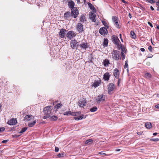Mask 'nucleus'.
Wrapping results in <instances>:
<instances>
[{
	"label": "nucleus",
	"instance_id": "obj_48",
	"mask_svg": "<svg viewBox=\"0 0 159 159\" xmlns=\"http://www.w3.org/2000/svg\"><path fill=\"white\" fill-rule=\"evenodd\" d=\"M148 23L150 27H153V25L152 24L151 22L148 21Z\"/></svg>",
	"mask_w": 159,
	"mask_h": 159
},
{
	"label": "nucleus",
	"instance_id": "obj_63",
	"mask_svg": "<svg viewBox=\"0 0 159 159\" xmlns=\"http://www.w3.org/2000/svg\"><path fill=\"white\" fill-rule=\"evenodd\" d=\"M120 38H121V34H120Z\"/></svg>",
	"mask_w": 159,
	"mask_h": 159
},
{
	"label": "nucleus",
	"instance_id": "obj_12",
	"mask_svg": "<svg viewBox=\"0 0 159 159\" xmlns=\"http://www.w3.org/2000/svg\"><path fill=\"white\" fill-rule=\"evenodd\" d=\"M75 33H74L73 31H70L67 33L66 36L68 38L71 39L73 37H75Z\"/></svg>",
	"mask_w": 159,
	"mask_h": 159
},
{
	"label": "nucleus",
	"instance_id": "obj_24",
	"mask_svg": "<svg viewBox=\"0 0 159 159\" xmlns=\"http://www.w3.org/2000/svg\"><path fill=\"white\" fill-rule=\"evenodd\" d=\"M87 4L90 9L93 11H96L95 8L91 3L89 2H88Z\"/></svg>",
	"mask_w": 159,
	"mask_h": 159
},
{
	"label": "nucleus",
	"instance_id": "obj_39",
	"mask_svg": "<svg viewBox=\"0 0 159 159\" xmlns=\"http://www.w3.org/2000/svg\"><path fill=\"white\" fill-rule=\"evenodd\" d=\"M120 55L122 59L123 60L124 59L125 57V55L124 54V53H123V52H121Z\"/></svg>",
	"mask_w": 159,
	"mask_h": 159
},
{
	"label": "nucleus",
	"instance_id": "obj_16",
	"mask_svg": "<svg viewBox=\"0 0 159 159\" xmlns=\"http://www.w3.org/2000/svg\"><path fill=\"white\" fill-rule=\"evenodd\" d=\"M17 123V121L16 118H12L8 121L7 124L10 125H15Z\"/></svg>",
	"mask_w": 159,
	"mask_h": 159
},
{
	"label": "nucleus",
	"instance_id": "obj_43",
	"mask_svg": "<svg viewBox=\"0 0 159 159\" xmlns=\"http://www.w3.org/2000/svg\"><path fill=\"white\" fill-rule=\"evenodd\" d=\"M64 154L62 153H59L57 155V156L58 157H63Z\"/></svg>",
	"mask_w": 159,
	"mask_h": 159
},
{
	"label": "nucleus",
	"instance_id": "obj_42",
	"mask_svg": "<svg viewBox=\"0 0 159 159\" xmlns=\"http://www.w3.org/2000/svg\"><path fill=\"white\" fill-rule=\"evenodd\" d=\"M128 61H125L124 68H128Z\"/></svg>",
	"mask_w": 159,
	"mask_h": 159
},
{
	"label": "nucleus",
	"instance_id": "obj_56",
	"mask_svg": "<svg viewBox=\"0 0 159 159\" xmlns=\"http://www.w3.org/2000/svg\"><path fill=\"white\" fill-rule=\"evenodd\" d=\"M150 9H151L152 10V11H153V10H154V8H153V7L152 6H151L150 7Z\"/></svg>",
	"mask_w": 159,
	"mask_h": 159
},
{
	"label": "nucleus",
	"instance_id": "obj_30",
	"mask_svg": "<svg viewBox=\"0 0 159 159\" xmlns=\"http://www.w3.org/2000/svg\"><path fill=\"white\" fill-rule=\"evenodd\" d=\"M93 142V140L91 139H89L86 140L85 142V144L89 145L92 144Z\"/></svg>",
	"mask_w": 159,
	"mask_h": 159
},
{
	"label": "nucleus",
	"instance_id": "obj_41",
	"mask_svg": "<svg viewBox=\"0 0 159 159\" xmlns=\"http://www.w3.org/2000/svg\"><path fill=\"white\" fill-rule=\"evenodd\" d=\"M98 154L101 155L102 156H103V155H105V156H109L110 155H108V154H106V153H103L102 152H98Z\"/></svg>",
	"mask_w": 159,
	"mask_h": 159
},
{
	"label": "nucleus",
	"instance_id": "obj_1",
	"mask_svg": "<svg viewBox=\"0 0 159 159\" xmlns=\"http://www.w3.org/2000/svg\"><path fill=\"white\" fill-rule=\"evenodd\" d=\"M53 107L52 106H48L44 108L43 112L45 115L43 117V119L49 118L53 114L54 110H53Z\"/></svg>",
	"mask_w": 159,
	"mask_h": 159
},
{
	"label": "nucleus",
	"instance_id": "obj_5",
	"mask_svg": "<svg viewBox=\"0 0 159 159\" xmlns=\"http://www.w3.org/2000/svg\"><path fill=\"white\" fill-rule=\"evenodd\" d=\"M81 113L80 111L77 112H71L70 111H66L64 113V115H71L72 116H76L80 114Z\"/></svg>",
	"mask_w": 159,
	"mask_h": 159
},
{
	"label": "nucleus",
	"instance_id": "obj_21",
	"mask_svg": "<svg viewBox=\"0 0 159 159\" xmlns=\"http://www.w3.org/2000/svg\"><path fill=\"white\" fill-rule=\"evenodd\" d=\"M119 74L120 73L118 70L117 68L115 69L113 73L114 76L115 77V78L117 79L118 78Z\"/></svg>",
	"mask_w": 159,
	"mask_h": 159
},
{
	"label": "nucleus",
	"instance_id": "obj_38",
	"mask_svg": "<svg viewBox=\"0 0 159 159\" xmlns=\"http://www.w3.org/2000/svg\"><path fill=\"white\" fill-rule=\"evenodd\" d=\"M27 129V128L26 127H24L19 132L21 134L23 133L24 132H25Z\"/></svg>",
	"mask_w": 159,
	"mask_h": 159
},
{
	"label": "nucleus",
	"instance_id": "obj_64",
	"mask_svg": "<svg viewBox=\"0 0 159 159\" xmlns=\"http://www.w3.org/2000/svg\"><path fill=\"white\" fill-rule=\"evenodd\" d=\"M127 72H129V69H128V68H127Z\"/></svg>",
	"mask_w": 159,
	"mask_h": 159
},
{
	"label": "nucleus",
	"instance_id": "obj_19",
	"mask_svg": "<svg viewBox=\"0 0 159 159\" xmlns=\"http://www.w3.org/2000/svg\"><path fill=\"white\" fill-rule=\"evenodd\" d=\"M110 76V75L108 72H106L103 75V79L106 81H108L109 79Z\"/></svg>",
	"mask_w": 159,
	"mask_h": 159
},
{
	"label": "nucleus",
	"instance_id": "obj_4",
	"mask_svg": "<svg viewBox=\"0 0 159 159\" xmlns=\"http://www.w3.org/2000/svg\"><path fill=\"white\" fill-rule=\"evenodd\" d=\"M107 90L108 93L111 95L112 94V92L114 90L115 87V85L112 83H111L107 86Z\"/></svg>",
	"mask_w": 159,
	"mask_h": 159
},
{
	"label": "nucleus",
	"instance_id": "obj_17",
	"mask_svg": "<svg viewBox=\"0 0 159 159\" xmlns=\"http://www.w3.org/2000/svg\"><path fill=\"white\" fill-rule=\"evenodd\" d=\"M86 101L84 99L79 100L78 102V105L81 107H83L86 105Z\"/></svg>",
	"mask_w": 159,
	"mask_h": 159
},
{
	"label": "nucleus",
	"instance_id": "obj_28",
	"mask_svg": "<svg viewBox=\"0 0 159 159\" xmlns=\"http://www.w3.org/2000/svg\"><path fill=\"white\" fill-rule=\"evenodd\" d=\"M86 118V116L84 117V116L83 115H82V116H79L78 117H75L74 118V119L77 120H81L83 119H85Z\"/></svg>",
	"mask_w": 159,
	"mask_h": 159
},
{
	"label": "nucleus",
	"instance_id": "obj_59",
	"mask_svg": "<svg viewBox=\"0 0 159 159\" xmlns=\"http://www.w3.org/2000/svg\"><path fill=\"white\" fill-rule=\"evenodd\" d=\"M129 16L130 18H131V16L130 14V13H129Z\"/></svg>",
	"mask_w": 159,
	"mask_h": 159
},
{
	"label": "nucleus",
	"instance_id": "obj_6",
	"mask_svg": "<svg viewBox=\"0 0 159 159\" xmlns=\"http://www.w3.org/2000/svg\"><path fill=\"white\" fill-rule=\"evenodd\" d=\"M70 47L72 49H77V47L79 44H78L77 40L75 39L70 41Z\"/></svg>",
	"mask_w": 159,
	"mask_h": 159
},
{
	"label": "nucleus",
	"instance_id": "obj_26",
	"mask_svg": "<svg viewBox=\"0 0 159 159\" xmlns=\"http://www.w3.org/2000/svg\"><path fill=\"white\" fill-rule=\"evenodd\" d=\"M49 118V120L52 121H56L58 119L57 117L55 116H51Z\"/></svg>",
	"mask_w": 159,
	"mask_h": 159
},
{
	"label": "nucleus",
	"instance_id": "obj_40",
	"mask_svg": "<svg viewBox=\"0 0 159 159\" xmlns=\"http://www.w3.org/2000/svg\"><path fill=\"white\" fill-rule=\"evenodd\" d=\"M145 1L151 4H153L155 2L154 0H145Z\"/></svg>",
	"mask_w": 159,
	"mask_h": 159
},
{
	"label": "nucleus",
	"instance_id": "obj_22",
	"mask_svg": "<svg viewBox=\"0 0 159 159\" xmlns=\"http://www.w3.org/2000/svg\"><path fill=\"white\" fill-rule=\"evenodd\" d=\"M118 47L119 48V49H121V52H123V53L126 52L125 48L123 45H122L121 44L118 45Z\"/></svg>",
	"mask_w": 159,
	"mask_h": 159
},
{
	"label": "nucleus",
	"instance_id": "obj_57",
	"mask_svg": "<svg viewBox=\"0 0 159 159\" xmlns=\"http://www.w3.org/2000/svg\"><path fill=\"white\" fill-rule=\"evenodd\" d=\"M157 134V133H153V135H154V136H155V135H156Z\"/></svg>",
	"mask_w": 159,
	"mask_h": 159
},
{
	"label": "nucleus",
	"instance_id": "obj_52",
	"mask_svg": "<svg viewBox=\"0 0 159 159\" xmlns=\"http://www.w3.org/2000/svg\"><path fill=\"white\" fill-rule=\"evenodd\" d=\"M140 50L142 52H144L145 51V49L143 48H140Z\"/></svg>",
	"mask_w": 159,
	"mask_h": 159
},
{
	"label": "nucleus",
	"instance_id": "obj_2",
	"mask_svg": "<svg viewBox=\"0 0 159 159\" xmlns=\"http://www.w3.org/2000/svg\"><path fill=\"white\" fill-rule=\"evenodd\" d=\"M111 56L113 60L118 61L121 59L120 52L116 50H113L111 52Z\"/></svg>",
	"mask_w": 159,
	"mask_h": 159
},
{
	"label": "nucleus",
	"instance_id": "obj_46",
	"mask_svg": "<svg viewBox=\"0 0 159 159\" xmlns=\"http://www.w3.org/2000/svg\"><path fill=\"white\" fill-rule=\"evenodd\" d=\"M148 49L151 52H152V47L151 46H150L148 47Z\"/></svg>",
	"mask_w": 159,
	"mask_h": 159
},
{
	"label": "nucleus",
	"instance_id": "obj_37",
	"mask_svg": "<svg viewBox=\"0 0 159 159\" xmlns=\"http://www.w3.org/2000/svg\"><path fill=\"white\" fill-rule=\"evenodd\" d=\"M108 40L107 39H104L103 43V46L104 47H107V46Z\"/></svg>",
	"mask_w": 159,
	"mask_h": 159
},
{
	"label": "nucleus",
	"instance_id": "obj_54",
	"mask_svg": "<svg viewBox=\"0 0 159 159\" xmlns=\"http://www.w3.org/2000/svg\"><path fill=\"white\" fill-rule=\"evenodd\" d=\"M156 108L159 109V104L155 106Z\"/></svg>",
	"mask_w": 159,
	"mask_h": 159
},
{
	"label": "nucleus",
	"instance_id": "obj_18",
	"mask_svg": "<svg viewBox=\"0 0 159 159\" xmlns=\"http://www.w3.org/2000/svg\"><path fill=\"white\" fill-rule=\"evenodd\" d=\"M112 20L115 23V25H116V27L118 28H119V25L118 22V18L116 16H113L112 17Z\"/></svg>",
	"mask_w": 159,
	"mask_h": 159
},
{
	"label": "nucleus",
	"instance_id": "obj_9",
	"mask_svg": "<svg viewBox=\"0 0 159 159\" xmlns=\"http://www.w3.org/2000/svg\"><path fill=\"white\" fill-rule=\"evenodd\" d=\"M105 98L104 95H100L97 97L96 98V100L98 103H100L104 101L105 100Z\"/></svg>",
	"mask_w": 159,
	"mask_h": 159
},
{
	"label": "nucleus",
	"instance_id": "obj_31",
	"mask_svg": "<svg viewBox=\"0 0 159 159\" xmlns=\"http://www.w3.org/2000/svg\"><path fill=\"white\" fill-rule=\"evenodd\" d=\"M70 12H66L64 14V17L66 19L68 18L70 16Z\"/></svg>",
	"mask_w": 159,
	"mask_h": 159
},
{
	"label": "nucleus",
	"instance_id": "obj_58",
	"mask_svg": "<svg viewBox=\"0 0 159 159\" xmlns=\"http://www.w3.org/2000/svg\"><path fill=\"white\" fill-rule=\"evenodd\" d=\"M153 56V55L152 54H150V56L148 57L151 58Z\"/></svg>",
	"mask_w": 159,
	"mask_h": 159
},
{
	"label": "nucleus",
	"instance_id": "obj_23",
	"mask_svg": "<svg viewBox=\"0 0 159 159\" xmlns=\"http://www.w3.org/2000/svg\"><path fill=\"white\" fill-rule=\"evenodd\" d=\"M66 30L64 29H61V30L59 33V35L61 38H63L65 35V32Z\"/></svg>",
	"mask_w": 159,
	"mask_h": 159
},
{
	"label": "nucleus",
	"instance_id": "obj_27",
	"mask_svg": "<svg viewBox=\"0 0 159 159\" xmlns=\"http://www.w3.org/2000/svg\"><path fill=\"white\" fill-rule=\"evenodd\" d=\"M109 64V61L108 59H105L103 61V64L105 67L107 66Z\"/></svg>",
	"mask_w": 159,
	"mask_h": 159
},
{
	"label": "nucleus",
	"instance_id": "obj_55",
	"mask_svg": "<svg viewBox=\"0 0 159 159\" xmlns=\"http://www.w3.org/2000/svg\"><path fill=\"white\" fill-rule=\"evenodd\" d=\"M123 2L125 3H127V2L125 1V0H121Z\"/></svg>",
	"mask_w": 159,
	"mask_h": 159
},
{
	"label": "nucleus",
	"instance_id": "obj_62",
	"mask_svg": "<svg viewBox=\"0 0 159 159\" xmlns=\"http://www.w3.org/2000/svg\"><path fill=\"white\" fill-rule=\"evenodd\" d=\"M157 10L158 11H159V7H158L157 8Z\"/></svg>",
	"mask_w": 159,
	"mask_h": 159
},
{
	"label": "nucleus",
	"instance_id": "obj_53",
	"mask_svg": "<svg viewBox=\"0 0 159 159\" xmlns=\"http://www.w3.org/2000/svg\"><path fill=\"white\" fill-rule=\"evenodd\" d=\"M156 5L158 7H159V1H158L156 2Z\"/></svg>",
	"mask_w": 159,
	"mask_h": 159
},
{
	"label": "nucleus",
	"instance_id": "obj_51",
	"mask_svg": "<svg viewBox=\"0 0 159 159\" xmlns=\"http://www.w3.org/2000/svg\"><path fill=\"white\" fill-rule=\"evenodd\" d=\"M137 134L138 135H140L142 134V132H137Z\"/></svg>",
	"mask_w": 159,
	"mask_h": 159
},
{
	"label": "nucleus",
	"instance_id": "obj_35",
	"mask_svg": "<svg viewBox=\"0 0 159 159\" xmlns=\"http://www.w3.org/2000/svg\"><path fill=\"white\" fill-rule=\"evenodd\" d=\"M36 121L34 120V121H33L31 122H30L28 124V125L30 127H32L36 123Z\"/></svg>",
	"mask_w": 159,
	"mask_h": 159
},
{
	"label": "nucleus",
	"instance_id": "obj_45",
	"mask_svg": "<svg viewBox=\"0 0 159 159\" xmlns=\"http://www.w3.org/2000/svg\"><path fill=\"white\" fill-rule=\"evenodd\" d=\"M151 140L154 141V142H156L159 141V139L158 138H156L155 139H151Z\"/></svg>",
	"mask_w": 159,
	"mask_h": 159
},
{
	"label": "nucleus",
	"instance_id": "obj_29",
	"mask_svg": "<svg viewBox=\"0 0 159 159\" xmlns=\"http://www.w3.org/2000/svg\"><path fill=\"white\" fill-rule=\"evenodd\" d=\"M80 21L81 22H84L86 21V18L85 16L84 15L81 16L80 18Z\"/></svg>",
	"mask_w": 159,
	"mask_h": 159
},
{
	"label": "nucleus",
	"instance_id": "obj_20",
	"mask_svg": "<svg viewBox=\"0 0 159 159\" xmlns=\"http://www.w3.org/2000/svg\"><path fill=\"white\" fill-rule=\"evenodd\" d=\"M68 5L69 8L71 9L75 7H74L75 3L72 0H70L69 1L68 3Z\"/></svg>",
	"mask_w": 159,
	"mask_h": 159
},
{
	"label": "nucleus",
	"instance_id": "obj_10",
	"mask_svg": "<svg viewBox=\"0 0 159 159\" xmlns=\"http://www.w3.org/2000/svg\"><path fill=\"white\" fill-rule=\"evenodd\" d=\"M101 84V80H95L94 82L92 84V86L95 88L97 87L100 85Z\"/></svg>",
	"mask_w": 159,
	"mask_h": 159
},
{
	"label": "nucleus",
	"instance_id": "obj_47",
	"mask_svg": "<svg viewBox=\"0 0 159 159\" xmlns=\"http://www.w3.org/2000/svg\"><path fill=\"white\" fill-rule=\"evenodd\" d=\"M59 148L57 147H55V151L56 152H57L59 151Z\"/></svg>",
	"mask_w": 159,
	"mask_h": 159
},
{
	"label": "nucleus",
	"instance_id": "obj_50",
	"mask_svg": "<svg viewBox=\"0 0 159 159\" xmlns=\"http://www.w3.org/2000/svg\"><path fill=\"white\" fill-rule=\"evenodd\" d=\"M118 79V81L117 84H118V85L120 83V79H119V78Z\"/></svg>",
	"mask_w": 159,
	"mask_h": 159
},
{
	"label": "nucleus",
	"instance_id": "obj_15",
	"mask_svg": "<svg viewBox=\"0 0 159 159\" xmlns=\"http://www.w3.org/2000/svg\"><path fill=\"white\" fill-rule=\"evenodd\" d=\"M111 39L115 44L117 45V46L120 45L119 44V42L120 41L117 36L113 35L112 36Z\"/></svg>",
	"mask_w": 159,
	"mask_h": 159
},
{
	"label": "nucleus",
	"instance_id": "obj_8",
	"mask_svg": "<svg viewBox=\"0 0 159 159\" xmlns=\"http://www.w3.org/2000/svg\"><path fill=\"white\" fill-rule=\"evenodd\" d=\"M99 32L100 34L102 35H105L108 33L107 30L105 27L100 28Z\"/></svg>",
	"mask_w": 159,
	"mask_h": 159
},
{
	"label": "nucleus",
	"instance_id": "obj_32",
	"mask_svg": "<svg viewBox=\"0 0 159 159\" xmlns=\"http://www.w3.org/2000/svg\"><path fill=\"white\" fill-rule=\"evenodd\" d=\"M62 106V105L61 103L57 104L55 106L54 110H55V111H56L57 109H58Z\"/></svg>",
	"mask_w": 159,
	"mask_h": 159
},
{
	"label": "nucleus",
	"instance_id": "obj_44",
	"mask_svg": "<svg viewBox=\"0 0 159 159\" xmlns=\"http://www.w3.org/2000/svg\"><path fill=\"white\" fill-rule=\"evenodd\" d=\"M5 130V128L4 127H0V132L4 131Z\"/></svg>",
	"mask_w": 159,
	"mask_h": 159
},
{
	"label": "nucleus",
	"instance_id": "obj_13",
	"mask_svg": "<svg viewBox=\"0 0 159 159\" xmlns=\"http://www.w3.org/2000/svg\"><path fill=\"white\" fill-rule=\"evenodd\" d=\"M34 116L31 115H26L24 118V120L25 121H28L34 119Z\"/></svg>",
	"mask_w": 159,
	"mask_h": 159
},
{
	"label": "nucleus",
	"instance_id": "obj_36",
	"mask_svg": "<svg viewBox=\"0 0 159 159\" xmlns=\"http://www.w3.org/2000/svg\"><path fill=\"white\" fill-rule=\"evenodd\" d=\"M97 107H94L90 109V111L91 112H94L97 110Z\"/></svg>",
	"mask_w": 159,
	"mask_h": 159
},
{
	"label": "nucleus",
	"instance_id": "obj_14",
	"mask_svg": "<svg viewBox=\"0 0 159 159\" xmlns=\"http://www.w3.org/2000/svg\"><path fill=\"white\" fill-rule=\"evenodd\" d=\"M78 46H80V48L85 50L88 47V46L87 42H81L79 44Z\"/></svg>",
	"mask_w": 159,
	"mask_h": 159
},
{
	"label": "nucleus",
	"instance_id": "obj_60",
	"mask_svg": "<svg viewBox=\"0 0 159 159\" xmlns=\"http://www.w3.org/2000/svg\"><path fill=\"white\" fill-rule=\"evenodd\" d=\"M76 1H77L78 3H80V0H76Z\"/></svg>",
	"mask_w": 159,
	"mask_h": 159
},
{
	"label": "nucleus",
	"instance_id": "obj_61",
	"mask_svg": "<svg viewBox=\"0 0 159 159\" xmlns=\"http://www.w3.org/2000/svg\"><path fill=\"white\" fill-rule=\"evenodd\" d=\"M157 28L159 30V25H158L157 26Z\"/></svg>",
	"mask_w": 159,
	"mask_h": 159
},
{
	"label": "nucleus",
	"instance_id": "obj_7",
	"mask_svg": "<svg viewBox=\"0 0 159 159\" xmlns=\"http://www.w3.org/2000/svg\"><path fill=\"white\" fill-rule=\"evenodd\" d=\"M76 28L79 33L82 32L83 30V26L81 23H78L77 24Z\"/></svg>",
	"mask_w": 159,
	"mask_h": 159
},
{
	"label": "nucleus",
	"instance_id": "obj_33",
	"mask_svg": "<svg viewBox=\"0 0 159 159\" xmlns=\"http://www.w3.org/2000/svg\"><path fill=\"white\" fill-rule=\"evenodd\" d=\"M151 75L149 73H146L144 74V77L148 79L151 78Z\"/></svg>",
	"mask_w": 159,
	"mask_h": 159
},
{
	"label": "nucleus",
	"instance_id": "obj_49",
	"mask_svg": "<svg viewBox=\"0 0 159 159\" xmlns=\"http://www.w3.org/2000/svg\"><path fill=\"white\" fill-rule=\"evenodd\" d=\"M8 141V140H4L2 142V143H6Z\"/></svg>",
	"mask_w": 159,
	"mask_h": 159
},
{
	"label": "nucleus",
	"instance_id": "obj_34",
	"mask_svg": "<svg viewBox=\"0 0 159 159\" xmlns=\"http://www.w3.org/2000/svg\"><path fill=\"white\" fill-rule=\"evenodd\" d=\"M130 35L131 37L133 39H135L136 38V35L134 31H131Z\"/></svg>",
	"mask_w": 159,
	"mask_h": 159
},
{
	"label": "nucleus",
	"instance_id": "obj_11",
	"mask_svg": "<svg viewBox=\"0 0 159 159\" xmlns=\"http://www.w3.org/2000/svg\"><path fill=\"white\" fill-rule=\"evenodd\" d=\"M89 17L93 22H95L96 21V15L93 12L91 11L89 12Z\"/></svg>",
	"mask_w": 159,
	"mask_h": 159
},
{
	"label": "nucleus",
	"instance_id": "obj_3",
	"mask_svg": "<svg viewBox=\"0 0 159 159\" xmlns=\"http://www.w3.org/2000/svg\"><path fill=\"white\" fill-rule=\"evenodd\" d=\"M71 16H72L74 18H76L79 14L78 10L76 7L73 8V9H71V12L70 13Z\"/></svg>",
	"mask_w": 159,
	"mask_h": 159
},
{
	"label": "nucleus",
	"instance_id": "obj_25",
	"mask_svg": "<svg viewBox=\"0 0 159 159\" xmlns=\"http://www.w3.org/2000/svg\"><path fill=\"white\" fill-rule=\"evenodd\" d=\"M145 127L148 129H150L152 127V125L150 122H147L145 123Z\"/></svg>",
	"mask_w": 159,
	"mask_h": 159
}]
</instances>
